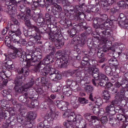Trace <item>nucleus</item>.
<instances>
[{"instance_id": "obj_1", "label": "nucleus", "mask_w": 128, "mask_h": 128, "mask_svg": "<svg viewBox=\"0 0 128 128\" xmlns=\"http://www.w3.org/2000/svg\"><path fill=\"white\" fill-rule=\"evenodd\" d=\"M112 32V30L105 28V26L103 28H98L96 31V35L94 34L93 40H94L96 38L97 39V42H99L100 39L104 40L105 38H108L111 36Z\"/></svg>"}, {"instance_id": "obj_2", "label": "nucleus", "mask_w": 128, "mask_h": 128, "mask_svg": "<svg viewBox=\"0 0 128 128\" xmlns=\"http://www.w3.org/2000/svg\"><path fill=\"white\" fill-rule=\"evenodd\" d=\"M60 33L51 32L49 34V38L52 41H54L56 48L60 49L64 44V40L63 37L60 34Z\"/></svg>"}, {"instance_id": "obj_3", "label": "nucleus", "mask_w": 128, "mask_h": 128, "mask_svg": "<svg viewBox=\"0 0 128 128\" xmlns=\"http://www.w3.org/2000/svg\"><path fill=\"white\" fill-rule=\"evenodd\" d=\"M23 76L21 74H17L14 79L15 84L14 89L17 93H21L23 91H26L22 86L23 82L22 79Z\"/></svg>"}, {"instance_id": "obj_4", "label": "nucleus", "mask_w": 128, "mask_h": 128, "mask_svg": "<svg viewBox=\"0 0 128 128\" xmlns=\"http://www.w3.org/2000/svg\"><path fill=\"white\" fill-rule=\"evenodd\" d=\"M108 78L103 74H100L98 78L92 80V83L95 86H100L102 87L104 86L106 84V80H107Z\"/></svg>"}, {"instance_id": "obj_5", "label": "nucleus", "mask_w": 128, "mask_h": 128, "mask_svg": "<svg viewBox=\"0 0 128 128\" xmlns=\"http://www.w3.org/2000/svg\"><path fill=\"white\" fill-rule=\"evenodd\" d=\"M26 11V14L22 13L17 14V18L23 20L25 25L30 22V20L31 18L32 15L31 10L29 8H27Z\"/></svg>"}, {"instance_id": "obj_6", "label": "nucleus", "mask_w": 128, "mask_h": 128, "mask_svg": "<svg viewBox=\"0 0 128 128\" xmlns=\"http://www.w3.org/2000/svg\"><path fill=\"white\" fill-rule=\"evenodd\" d=\"M42 58L41 56L38 55L37 56H35L34 53H30L27 54H26L25 52V56L24 58V60H27L28 61H30V62H34V65L38 61H40V59Z\"/></svg>"}, {"instance_id": "obj_7", "label": "nucleus", "mask_w": 128, "mask_h": 128, "mask_svg": "<svg viewBox=\"0 0 128 128\" xmlns=\"http://www.w3.org/2000/svg\"><path fill=\"white\" fill-rule=\"evenodd\" d=\"M36 24L38 26L45 28H42L40 32H45L47 28H46L47 26V21L43 17L42 15L39 14L38 16L37 19Z\"/></svg>"}, {"instance_id": "obj_8", "label": "nucleus", "mask_w": 128, "mask_h": 128, "mask_svg": "<svg viewBox=\"0 0 128 128\" xmlns=\"http://www.w3.org/2000/svg\"><path fill=\"white\" fill-rule=\"evenodd\" d=\"M104 21L101 18H95L93 21L92 26L95 29V31L98 28H103L105 26Z\"/></svg>"}, {"instance_id": "obj_9", "label": "nucleus", "mask_w": 128, "mask_h": 128, "mask_svg": "<svg viewBox=\"0 0 128 128\" xmlns=\"http://www.w3.org/2000/svg\"><path fill=\"white\" fill-rule=\"evenodd\" d=\"M85 70H86V71L87 72L92 75V76L95 78H98L100 76L99 70L96 68L91 67L88 68V70H86V68H85Z\"/></svg>"}, {"instance_id": "obj_10", "label": "nucleus", "mask_w": 128, "mask_h": 128, "mask_svg": "<svg viewBox=\"0 0 128 128\" xmlns=\"http://www.w3.org/2000/svg\"><path fill=\"white\" fill-rule=\"evenodd\" d=\"M55 104L61 110L64 111L66 109V106L69 105V103L66 102L57 100Z\"/></svg>"}, {"instance_id": "obj_11", "label": "nucleus", "mask_w": 128, "mask_h": 128, "mask_svg": "<svg viewBox=\"0 0 128 128\" xmlns=\"http://www.w3.org/2000/svg\"><path fill=\"white\" fill-rule=\"evenodd\" d=\"M30 38L31 40L38 43L41 39V37L39 34L36 33L35 31L32 30L31 31Z\"/></svg>"}, {"instance_id": "obj_12", "label": "nucleus", "mask_w": 128, "mask_h": 128, "mask_svg": "<svg viewBox=\"0 0 128 128\" xmlns=\"http://www.w3.org/2000/svg\"><path fill=\"white\" fill-rule=\"evenodd\" d=\"M62 57V58H60V60H58V62H62V63H61L60 65L59 64L58 67H60V68H66L68 64V59L65 54H64V56Z\"/></svg>"}, {"instance_id": "obj_13", "label": "nucleus", "mask_w": 128, "mask_h": 128, "mask_svg": "<svg viewBox=\"0 0 128 128\" xmlns=\"http://www.w3.org/2000/svg\"><path fill=\"white\" fill-rule=\"evenodd\" d=\"M20 35H18L17 36H14L12 38H11L13 42V44L15 46L14 48H18L20 45Z\"/></svg>"}, {"instance_id": "obj_14", "label": "nucleus", "mask_w": 128, "mask_h": 128, "mask_svg": "<svg viewBox=\"0 0 128 128\" xmlns=\"http://www.w3.org/2000/svg\"><path fill=\"white\" fill-rule=\"evenodd\" d=\"M94 36V35L93 36ZM93 37L92 40L91 38H89L88 39L87 41V45L90 49L95 48L96 47V43H94V41L96 40V42H98L96 40L97 39L96 38L95 40H93L94 36Z\"/></svg>"}, {"instance_id": "obj_15", "label": "nucleus", "mask_w": 128, "mask_h": 128, "mask_svg": "<svg viewBox=\"0 0 128 128\" xmlns=\"http://www.w3.org/2000/svg\"><path fill=\"white\" fill-rule=\"evenodd\" d=\"M70 103L74 108H77L80 105L79 102L75 96H73L71 98Z\"/></svg>"}, {"instance_id": "obj_16", "label": "nucleus", "mask_w": 128, "mask_h": 128, "mask_svg": "<svg viewBox=\"0 0 128 128\" xmlns=\"http://www.w3.org/2000/svg\"><path fill=\"white\" fill-rule=\"evenodd\" d=\"M21 74L22 76H27L29 74V70L28 67H23L19 70L17 74Z\"/></svg>"}, {"instance_id": "obj_17", "label": "nucleus", "mask_w": 128, "mask_h": 128, "mask_svg": "<svg viewBox=\"0 0 128 128\" xmlns=\"http://www.w3.org/2000/svg\"><path fill=\"white\" fill-rule=\"evenodd\" d=\"M38 61L37 64H36L34 65L36 66L35 67L34 70L36 72H40L44 68L46 67L44 65L42 64L41 61Z\"/></svg>"}, {"instance_id": "obj_18", "label": "nucleus", "mask_w": 128, "mask_h": 128, "mask_svg": "<svg viewBox=\"0 0 128 128\" xmlns=\"http://www.w3.org/2000/svg\"><path fill=\"white\" fill-rule=\"evenodd\" d=\"M123 20H120L119 25L124 28L128 29V17Z\"/></svg>"}, {"instance_id": "obj_19", "label": "nucleus", "mask_w": 128, "mask_h": 128, "mask_svg": "<svg viewBox=\"0 0 128 128\" xmlns=\"http://www.w3.org/2000/svg\"><path fill=\"white\" fill-rule=\"evenodd\" d=\"M45 48L49 51H51L50 53L54 54L55 51V48L52 46V44L49 42L46 43L44 45Z\"/></svg>"}, {"instance_id": "obj_20", "label": "nucleus", "mask_w": 128, "mask_h": 128, "mask_svg": "<svg viewBox=\"0 0 128 128\" xmlns=\"http://www.w3.org/2000/svg\"><path fill=\"white\" fill-rule=\"evenodd\" d=\"M68 112H65L63 114L64 117H67L69 122H75V120L76 115L74 114V115H71L69 116L68 115Z\"/></svg>"}, {"instance_id": "obj_21", "label": "nucleus", "mask_w": 128, "mask_h": 128, "mask_svg": "<svg viewBox=\"0 0 128 128\" xmlns=\"http://www.w3.org/2000/svg\"><path fill=\"white\" fill-rule=\"evenodd\" d=\"M71 88V87H68L66 86H64L62 89V92L64 94L67 96H70L72 94Z\"/></svg>"}, {"instance_id": "obj_22", "label": "nucleus", "mask_w": 128, "mask_h": 128, "mask_svg": "<svg viewBox=\"0 0 128 128\" xmlns=\"http://www.w3.org/2000/svg\"><path fill=\"white\" fill-rule=\"evenodd\" d=\"M100 108L98 106H97V107L94 106L92 109L93 112L94 114H97L98 113V116L99 117H100L102 115L104 112V110L100 111Z\"/></svg>"}, {"instance_id": "obj_23", "label": "nucleus", "mask_w": 128, "mask_h": 128, "mask_svg": "<svg viewBox=\"0 0 128 128\" xmlns=\"http://www.w3.org/2000/svg\"><path fill=\"white\" fill-rule=\"evenodd\" d=\"M108 62L110 66H114L116 67L118 64L117 59L115 58H111L110 59L108 58Z\"/></svg>"}, {"instance_id": "obj_24", "label": "nucleus", "mask_w": 128, "mask_h": 128, "mask_svg": "<svg viewBox=\"0 0 128 128\" xmlns=\"http://www.w3.org/2000/svg\"><path fill=\"white\" fill-rule=\"evenodd\" d=\"M100 3L103 9L105 11H108L110 8V6L108 5L106 0H101Z\"/></svg>"}, {"instance_id": "obj_25", "label": "nucleus", "mask_w": 128, "mask_h": 128, "mask_svg": "<svg viewBox=\"0 0 128 128\" xmlns=\"http://www.w3.org/2000/svg\"><path fill=\"white\" fill-rule=\"evenodd\" d=\"M108 51L113 56L112 58H116L118 57L120 54V52H117L115 51V49L112 47H109L108 49Z\"/></svg>"}, {"instance_id": "obj_26", "label": "nucleus", "mask_w": 128, "mask_h": 128, "mask_svg": "<svg viewBox=\"0 0 128 128\" xmlns=\"http://www.w3.org/2000/svg\"><path fill=\"white\" fill-rule=\"evenodd\" d=\"M36 118V114H34L33 112H30L28 113L27 115L26 118V120L27 122H30H30L33 121Z\"/></svg>"}, {"instance_id": "obj_27", "label": "nucleus", "mask_w": 128, "mask_h": 128, "mask_svg": "<svg viewBox=\"0 0 128 128\" xmlns=\"http://www.w3.org/2000/svg\"><path fill=\"white\" fill-rule=\"evenodd\" d=\"M11 30L13 32H15L17 35H20L21 34V32L18 28V26L14 24H12L11 26Z\"/></svg>"}, {"instance_id": "obj_28", "label": "nucleus", "mask_w": 128, "mask_h": 128, "mask_svg": "<svg viewBox=\"0 0 128 128\" xmlns=\"http://www.w3.org/2000/svg\"><path fill=\"white\" fill-rule=\"evenodd\" d=\"M84 74L83 72H78L76 73L75 76V80L76 81L78 82L81 83L82 78H83L82 74Z\"/></svg>"}, {"instance_id": "obj_29", "label": "nucleus", "mask_w": 128, "mask_h": 128, "mask_svg": "<svg viewBox=\"0 0 128 128\" xmlns=\"http://www.w3.org/2000/svg\"><path fill=\"white\" fill-rule=\"evenodd\" d=\"M27 26V27L29 29H31L35 31V32H36L38 34L40 32V31L38 28L35 26H34L31 24V22L25 25Z\"/></svg>"}, {"instance_id": "obj_30", "label": "nucleus", "mask_w": 128, "mask_h": 128, "mask_svg": "<svg viewBox=\"0 0 128 128\" xmlns=\"http://www.w3.org/2000/svg\"><path fill=\"white\" fill-rule=\"evenodd\" d=\"M11 38L6 36L5 39V42L6 45L9 48L13 49L14 47V46L11 44Z\"/></svg>"}, {"instance_id": "obj_31", "label": "nucleus", "mask_w": 128, "mask_h": 128, "mask_svg": "<svg viewBox=\"0 0 128 128\" xmlns=\"http://www.w3.org/2000/svg\"><path fill=\"white\" fill-rule=\"evenodd\" d=\"M6 66L8 69L10 70H13L15 68V66L13 64V62L11 60H8L6 62Z\"/></svg>"}, {"instance_id": "obj_32", "label": "nucleus", "mask_w": 128, "mask_h": 128, "mask_svg": "<svg viewBox=\"0 0 128 128\" xmlns=\"http://www.w3.org/2000/svg\"><path fill=\"white\" fill-rule=\"evenodd\" d=\"M118 4L120 8H128V2H126L123 1H121L118 2Z\"/></svg>"}, {"instance_id": "obj_33", "label": "nucleus", "mask_w": 128, "mask_h": 128, "mask_svg": "<svg viewBox=\"0 0 128 128\" xmlns=\"http://www.w3.org/2000/svg\"><path fill=\"white\" fill-rule=\"evenodd\" d=\"M0 104L2 108L1 110H6L9 107V102L7 101H2Z\"/></svg>"}, {"instance_id": "obj_34", "label": "nucleus", "mask_w": 128, "mask_h": 128, "mask_svg": "<svg viewBox=\"0 0 128 128\" xmlns=\"http://www.w3.org/2000/svg\"><path fill=\"white\" fill-rule=\"evenodd\" d=\"M52 59V56L50 55H49L47 56L44 59L43 62L45 64H48L53 62Z\"/></svg>"}, {"instance_id": "obj_35", "label": "nucleus", "mask_w": 128, "mask_h": 128, "mask_svg": "<svg viewBox=\"0 0 128 128\" xmlns=\"http://www.w3.org/2000/svg\"><path fill=\"white\" fill-rule=\"evenodd\" d=\"M104 71L108 75L111 76L112 75V70L111 68L108 66H106L104 68Z\"/></svg>"}, {"instance_id": "obj_36", "label": "nucleus", "mask_w": 128, "mask_h": 128, "mask_svg": "<svg viewBox=\"0 0 128 128\" xmlns=\"http://www.w3.org/2000/svg\"><path fill=\"white\" fill-rule=\"evenodd\" d=\"M81 64L82 67L84 68V70L86 71L85 68H86V70H88V68H90V62L86 61H81Z\"/></svg>"}, {"instance_id": "obj_37", "label": "nucleus", "mask_w": 128, "mask_h": 128, "mask_svg": "<svg viewBox=\"0 0 128 128\" xmlns=\"http://www.w3.org/2000/svg\"><path fill=\"white\" fill-rule=\"evenodd\" d=\"M16 57L18 56L20 58V60L23 61L24 60V58L25 56V52L23 51L21 52L18 51L16 53Z\"/></svg>"}, {"instance_id": "obj_38", "label": "nucleus", "mask_w": 128, "mask_h": 128, "mask_svg": "<svg viewBox=\"0 0 128 128\" xmlns=\"http://www.w3.org/2000/svg\"><path fill=\"white\" fill-rule=\"evenodd\" d=\"M22 66L24 65V66H26L28 67L31 66H34V62H31L30 61H28L26 60H24L23 61H22Z\"/></svg>"}, {"instance_id": "obj_39", "label": "nucleus", "mask_w": 128, "mask_h": 128, "mask_svg": "<svg viewBox=\"0 0 128 128\" xmlns=\"http://www.w3.org/2000/svg\"><path fill=\"white\" fill-rule=\"evenodd\" d=\"M8 8L10 9V10L11 11V14H14L15 13H16V15L17 16V14H19L16 13L17 10L16 9V6H13V5H9Z\"/></svg>"}, {"instance_id": "obj_40", "label": "nucleus", "mask_w": 128, "mask_h": 128, "mask_svg": "<svg viewBox=\"0 0 128 128\" xmlns=\"http://www.w3.org/2000/svg\"><path fill=\"white\" fill-rule=\"evenodd\" d=\"M94 90L93 86L90 85H86L84 88L85 91L88 93H91Z\"/></svg>"}, {"instance_id": "obj_41", "label": "nucleus", "mask_w": 128, "mask_h": 128, "mask_svg": "<svg viewBox=\"0 0 128 128\" xmlns=\"http://www.w3.org/2000/svg\"><path fill=\"white\" fill-rule=\"evenodd\" d=\"M102 96L103 98L107 100L110 98V94H109L108 92L106 90H104L103 91Z\"/></svg>"}, {"instance_id": "obj_42", "label": "nucleus", "mask_w": 128, "mask_h": 128, "mask_svg": "<svg viewBox=\"0 0 128 128\" xmlns=\"http://www.w3.org/2000/svg\"><path fill=\"white\" fill-rule=\"evenodd\" d=\"M23 30L24 35L27 38H30L31 31H28L26 27H23Z\"/></svg>"}, {"instance_id": "obj_43", "label": "nucleus", "mask_w": 128, "mask_h": 128, "mask_svg": "<svg viewBox=\"0 0 128 128\" xmlns=\"http://www.w3.org/2000/svg\"><path fill=\"white\" fill-rule=\"evenodd\" d=\"M40 72V74L42 76H46L48 74L49 72L48 67H46L44 68V69Z\"/></svg>"}, {"instance_id": "obj_44", "label": "nucleus", "mask_w": 128, "mask_h": 128, "mask_svg": "<svg viewBox=\"0 0 128 128\" xmlns=\"http://www.w3.org/2000/svg\"><path fill=\"white\" fill-rule=\"evenodd\" d=\"M78 100L79 103L83 104V105L88 103V100L84 98H79Z\"/></svg>"}, {"instance_id": "obj_45", "label": "nucleus", "mask_w": 128, "mask_h": 128, "mask_svg": "<svg viewBox=\"0 0 128 128\" xmlns=\"http://www.w3.org/2000/svg\"><path fill=\"white\" fill-rule=\"evenodd\" d=\"M64 54L62 53L61 50H59L56 53L55 56L57 58L60 59L62 58V56H64Z\"/></svg>"}, {"instance_id": "obj_46", "label": "nucleus", "mask_w": 128, "mask_h": 128, "mask_svg": "<svg viewBox=\"0 0 128 128\" xmlns=\"http://www.w3.org/2000/svg\"><path fill=\"white\" fill-rule=\"evenodd\" d=\"M117 119L122 122L125 121L126 120V117L122 114H120L117 115Z\"/></svg>"}, {"instance_id": "obj_47", "label": "nucleus", "mask_w": 128, "mask_h": 128, "mask_svg": "<svg viewBox=\"0 0 128 128\" xmlns=\"http://www.w3.org/2000/svg\"><path fill=\"white\" fill-rule=\"evenodd\" d=\"M48 70H49L48 74H57L58 73V71L57 70H56L55 68H50L49 66L48 67Z\"/></svg>"}, {"instance_id": "obj_48", "label": "nucleus", "mask_w": 128, "mask_h": 128, "mask_svg": "<svg viewBox=\"0 0 128 128\" xmlns=\"http://www.w3.org/2000/svg\"><path fill=\"white\" fill-rule=\"evenodd\" d=\"M34 84V81L33 80H32L26 84L25 86V88H24L25 90L29 88L32 86Z\"/></svg>"}, {"instance_id": "obj_49", "label": "nucleus", "mask_w": 128, "mask_h": 128, "mask_svg": "<svg viewBox=\"0 0 128 128\" xmlns=\"http://www.w3.org/2000/svg\"><path fill=\"white\" fill-rule=\"evenodd\" d=\"M86 39H82L79 40L78 42V46L80 47H82L86 43Z\"/></svg>"}, {"instance_id": "obj_50", "label": "nucleus", "mask_w": 128, "mask_h": 128, "mask_svg": "<svg viewBox=\"0 0 128 128\" xmlns=\"http://www.w3.org/2000/svg\"><path fill=\"white\" fill-rule=\"evenodd\" d=\"M75 122H76V123H80L81 121L82 120V116L78 115L76 116Z\"/></svg>"}, {"instance_id": "obj_51", "label": "nucleus", "mask_w": 128, "mask_h": 128, "mask_svg": "<svg viewBox=\"0 0 128 128\" xmlns=\"http://www.w3.org/2000/svg\"><path fill=\"white\" fill-rule=\"evenodd\" d=\"M77 70H69L66 72V74L67 75L72 76L76 72Z\"/></svg>"}, {"instance_id": "obj_52", "label": "nucleus", "mask_w": 128, "mask_h": 128, "mask_svg": "<svg viewBox=\"0 0 128 128\" xmlns=\"http://www.w3.org/2000/svg\"><path fill=\"white\" fill-rule=\"evenodd\" d=\"M90 62V67H91V66L94 67V68L95 67L98 65L97 62L96 60H91Z\"/></svg>"}, {"instance_id": "obj_53", "label": "nucleus", "mask_w": 128, "mask_h": 128, "mask_svg": "<svg viewBox=\"0 0 128 128\" xmlns=\"http://www.w3.org/2000/svg\"><path fill=\"white\" fill-rule=\"evenodd\" d=\"M95 103L97 106H100L103 103L102 98L100 97L97 98L96 101L95 102Z\"/></svg>"}, {"instance_id": "obj_54", "label": "nucleus", "mask_w": 128, "mask_h": 128, "mask_svg": "<svg viewBox=\"0 0 128 128\" xmlns=\"http://www.w3.org/2000/svg\"><path fill=\"white\" fill-rule=\"evenodd\" d=\"M26 7L23 4H21L18 7V9L21 12H24L26 10Z\"/></svg>"}, {"instance_id": "obj_55", "label": "nucleus", "mask_w": 128, "mask_h": 128, "mask_svg": "<svg viewBox=\"0 0 128 128\" xmlns=\"http://www.w3.org/2000/svg\"><path fill=\"white\" fill-rule=\"evenodd\" d=\"M51 11L52 13L54 16H56L58 14L59 12L56 9V8L54 7L53 6L52 7Z\"/></svg>"}, {"instance_id": "obj_56", "label": "nucleus", "mask_w": 128, "mask_h": 128, "mask_svg": "<svg viewBox=\"0 0 128 128\" xmlns=\"http://www.w3.org/2000/svg\"><path fill=\"white\" fill-rule=\"evenodd\" d=\"M110 124L112 126H114L116 124V119L114 118H110L109 119Z\"/></svg>"}, {"instance_id": "obj_57", "label": "nucleus", "mask_w": 128, "mask_h": 128, "mask_svg": "<svg viewBox=\"0 0 128 128\" xmlns=\"http://www.w3.org/2000/svg\"><path fill=\"white\" fill-rule=\"evenodd\" d=\"M45 17L46 18H47L46 19V20L48 21V22L52 21V18H53L54 17H53L52 16L50 15L48 13H46L45 14Z\"/></svg>"}, {"instance_id": "obj_58", "label": "nucleus", "mask_w": 128, "mask_h": 128, "mask_svg": "<svg viewBox=\"0 0 128 128\" xmlns=\"http://www.w3.org/2000/svg\"><path fill=\"white\" fill-rule=\"evenodd\" d=\"M10 2L9 3V5H13L14 6H16L17 4L18 3H20L21 2L20 1H18V2H17L16 1V0H10Z\"/></svg>"}, {"instance_id": "obj_59", "label": "nucleus", "mask_w": 128, "mask_h": 128, "mask_svg": "<svg viewBox=\"0 0 128 128\" xmlns=\"http://www.w3.org/2000/svg\"><path fill=\"white\" fill-rule=\"evenodd\" d=\"M39 5L37 2H34L33 4L31 6L32 9V10H35Z\"/></svg>"}, {"instance_id": "obj_60", "label": "nucleus", "mask_w": 128, "mask_h": 128, "mask_svg": "<svg viewBox=\"0 0 128 128\" xmlns=\"http://www.w3.org/2000/svg\"><path fill=\"white\" fill-rule=\"evenodd\" d=\"M100 117H99L95 116H91L90 121L92 120V121H94L95 122L96 120L99 121L100 119Z\"/></svg>"}, {"instance_id": "obj_61", "label": "nucleus", "mask_w": 128, "mask_h": 128, "mask_svg": "<svg viewBox=\"0 0 128 128\" xmlns=\"http://www.w3.org/2000/svg\"><path fill=\"white\" fill-rule=\"evenodd\" d=\"M99 10V7H98L97 6H94L91 8L90 11L94 12H96Z\"/></svg>"}, {"instance_id": "obj_62", "label": "nucleus", "mask_w": 128, "mask_h": 128, "mask_svg": "<svg viewBox=\"0 0 128 128\" xmlns=\"http://www.w3.org/2000/svg\"><path fill=\"white\" fill-rule=\"evenodd\" d=\"M56 74H48V78L49 79L52 81H55Z\"/></svg>"}, {"instance_id": "obj_63", "label": "nucleus", "mask_w": 128, "mask_h": 128, "mask_svg": "<svg viewBox=\"0 0 128 128\" xmlns=\"http://www.w3.org/2000/svg\"><path fill=\"white\" fill-rule=\"evenodd\" d=\"M100 119V121L103 124L106 123L108 120V118L106 116H102Z\"/></svg>"}, {"instance_id": "obj_64", "label": "nucleus", "mask_w": 128, "mask_h": 128, "mask_svg": "<svg viewBox=\"0 0 128 128\" xmlns=\"http://www.w3.org/2000/svg\"><path fill=\"white\" fill-rule=\"evenodd\" d=\"M88 78L87 76L84 77L83 76V78H82L81 83H83L84 84L88 83L89 81L88 80Z\"/></svg>"}]
</instances>
